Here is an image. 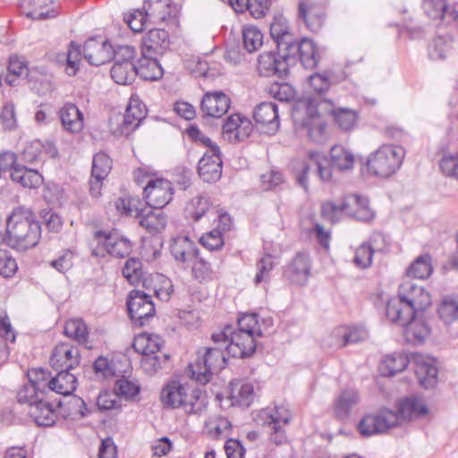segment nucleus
<instances>
[{
	"instance_id": "f257e3e1",
	"label": "nucleus",
	"mask_w": 458,
	"mask_h": 458,
	"mask_svg": "<svg viewBox=\"0 0 458 458\" xmlns=\"http://www.w3.org/2000/svg\"><path fill=\"white\" fill-rule=\"evenodd\" d=\"M319 110L333 116L335 123L343 131H351L357 123L358 114L355 110L347 107H335L329 99L308 98L305 101V118L301 125L308 131V135L316 140L321 136L325 130V122L321 118Z\"/></svg>"
},
{
	"instance_id": "f03ea898",
	"label": "nucleus",
	"mask_w": 458,
	"mask_h": 458,
	"mask_svg": "<svg viewBox=\"0 0 458 458\" xmlns=\"http://www.w3.org/2000/svg\"><path fill=\"white\" fill-rule=\"evenodd\" d=\"M411 364L418 381L424 388H432L437 384L438 370L434 359L421 353H393L381 361L379 369L383 376L393 377Z\"/></svg>"
},
{
	"instance_id": "7ed1b4c3",
	"label": "nucleus",
	"mask_w": 458,
	"mask_h": 458,
	"mask_svg": "<svg viewBox=\"0 0 458 458\" xmlns=\"http://www.w3.org/2000/svg\"><path fill=\"white\" fill-rule=\"evenodd\" d=\"M8 245L19 251L36 247L41 238V226L30 208H14L6 219Z\"/></svg>"
},
{
	"instance_id": "20e7f679",
	"label": "nucleus",
	"mask_w": 458,
	"mask_h": 458,
	"mask_svg": "<svg viewBox=\"0 0 458 458\" xmlns=\"http://www.w3.org/2000/svg\"><path fill=\"white\" fill-rule=\"evenodd\" d=\"M430 304L429 293L424 287L407 279L400 284L398 295L386 302V315L389 319H401L403 323L407 316L419 314Z\"/></svg>"
},
{
	"instance_id": "39448f33",
	"label": "nucleus",
	"mask_w": 458,
	"mask_h": 458,
	"mask_svg": "<svg viewBox=\"0 0 458 458\" xmlns=\"http://www.w3.org/2000/svg\"><path fill=\"white\" fill-rule=\"evenodd\" d=\"M160 399L165 408H181L188 414L199 413L206 407L205 399L201 398L199 390H190L178 381L167 383L161 391Z\"/></svg>"
},
{
	"instance_id": "423d86ee",
	"label": "nucleus",
	"mask_w": 458,
	"mask_h": 458,
	"mask_svg": "<svg viewBox=\"0 0 458 458\" xmlns=\"http://www.w3.org/2000/svg\"><path fill=\"white\" fill-rule=\"evenodd\" d=\"M404 157L405 150L402 146L385 144L370 154L367 167L375 176L387 178L400 169Z\"/></svg>"
},
{
	"instance_id": "0eeeda50",
	"label": "nucleus",
	"mask_w": 458,
	"mask_h": 458,
	"mask_svg": "<svg viewBox=\"0 0 458 458\" xmlns=\"http://www.w3.org/2000/svg\"><path fill=\"white\" fill-rule=\"evenodd\" d=\"M215 347H205L198 351V357L194 363L189 365L191 377L196 381L206 384L214 373L218 372L226 366L225 346L215 344Z\"/></svg>"
},
{
	"instance_id": "6e6552de",
	"label": "nucleus",
	"mask_w": 458,
	"mask_h": 458,
	"mask_svg": "<svg viewBox=\"0 0 458 458\" xmlns=\"http://www.w3.org/2000/svg\"><path fill=\"white\" fill-rule=\"evenodd\" d=\"M257 335L233 331L231 326H226L222 331L213 333L211 340L214 344H222L225 352L234 358L250 357L256 351Z\"/></svg>"
},
{
	"instance_id": "1a4fd4ad",
	"label": "nucleus",
	"mask_w": 458,
	"mask_h": 458,
	"mask_svg": "<svg viewBox=\"0 0 458 458\" xmlns=\"http://www.w3.org/2000/svg\"><path fill=\"white\" fill-rule=\"evenodd\" d=\"M264 425L270 428L269 440L276 445H284L287 442V437L284 426L288 425L292 420V413L287 406L284 404L267 407L259 411V414Z\"/></svg>"
},
{
	"instance_id": "9d476101",
	"label": "nucleus",
	"mask_w": 458,
	"mask_h": 458,
	"mask_svg": "<svg viewBox=\"0 0 458 458\" xmlns=\"http://www.w3.org/2000/svg\"><path fill=\"white\" fill-rule=\"evenodd\" d=\"M126 305L130 318L137 327L147 325L156 313L151 295L140 290L130 292Z\"/></svg>"
},
{
	"instance_id": "9b49d317",
	"label": "nucleus",
	"mask_w": 458,
	"mask_h": 458,
	"mask_svg": "<svg viewBox=\"0 0 458 458\" xmlns=\"http://www.w3.org/2000/svg\"><path fill=\"white\" fill-rule=\"evenodd\" d=\"M398 423L399 417L396 412L382 409L377 413L365 415L359 422L358 429L361 436L370 437L385 433Z\"/></svg>"
},
{
	"instance_id": "f8f14e48",
	"label": "nucleus",
	"mask_w": 458,
	"mask_h": 458,
	"mask_svg": "<svg viewBox=\"0 0 458 458\" xmlns=\"http://www.w3.org/2000/svg\"><path fill=\"white\" fill-rule=\"evenodd\" d=\"M29 383L17 393L20 403L27 404L28 410L47 394V371L35 369L28 374Z\"/></svg>"
},
{
	"instance_id": "ddd939ff",
	"label": "nucleus",
	"mask_w": 458,
	"mask_h": 458,
	"mask_svg": "<svg viewBox=\"0 0 458 458\" xmlns=\"http://www.w3.org/2000/svg\"><path fill=\"white\" fill-rule=\"evenodd\" d=\"M143 193L148 207L163 209L172 200L174 188L168 180L151 179L145 186Z\"/></svg>"
},
{
	"instance_id": "4468645a",
	"label": "nucleus",
	"mask_w": 458,
	"mask_h": 458,
	"mask_svg": "<svg viewBox=\"0 0 458 458\" xmlns=\"http://www.w3.org/2000/svg\"><path fill=\"white\" fill-rule=\"evenodd\" d=\"M290 63L285 52H264L258 58V72L261 76H276L284 79L289 72Z\"/></svg>"
},
{
	"instance_id": "2eb2a0df",
	"label": "nucleus",
	"mask_w": 458,
	"mask_h": 458,
	"mask_svg": "<svg viewBox=\"0 0 458 458\" xmlns=\"http://www.w3.org/2000/svg\"><path fill=\"white\" fill-rule=\"evenodd\" d=\"M284 52L290 64L298 58L306 69H314L318 63L319 55L316 45L308 38L300 41L294 39Z\"/></svg>"
},
{
	"instance_id": "dca6fc26",
	"label": "nucleus",
	"mask_w": 458,
	"mask_h": 458,
	"mask_svg": "<svg viewBox=\"0 0 458 458\" xmlns=\"http://www.w3.org/2000/svg\"><path fill=\"white\" fill-rule=\"evenodd\" d=\"M257 129L266 134H275L280 126L277 105L262 102L253 111Z\"/></svg>"
},
{
	"instance_id": "f3484780",
	"label": "nucleus",
	"mask_w": 458,
	"mask_h": 458,
	"mask_svg": "<svg viewBox=\"0 0 458 458\" xmlns=\"http://www.w3.org/2000/svg\"><path fill=\"white\" fill-rule=\"evenodd\" d=\"M49 362L55 370H72L80 364V352L69 343H61L54 348Z\"/></svg>"
},
{
	"instance_id": "a211bd4d",
	"label": "nucleus",
	"mask_w": 458,
	"mask_h": 458,
	"mask_svg": "<svg viewBox=\"0 0 458 458\" xmlns=\"http://www.w3.org/2000/svg\"><path fill=\"white\" fill-rule=\"evenodd\" d=\"M198 173L206 182H214L220 179L222 175V158L218 146L212 147L210 154L205 152L199 161Z\"/></svg>"
},
{
	"instance_id": "6ab92c4d",
	"label": "nucleus",
	"mask_w": 458,
	"mask_h": 458,
	"mask_svg": "<svg viewBox=\"0 0 458 458\" xmlns=\"http://www.w3.org/2000/svg\"><path fill=\"white\" fill-rule=\"evenodd\" d=\"M393 323H396L404 328L403 336L407 343L411 344H419L430 334V327L424 319L420 318L418 314L407 316L406 321L403 323L401 319H389Z\"/></svg>"
},
{
	"instance_id": "aec40b11",
	"label": "nucleus",
	"mask_w": 458,
	"mask_h": 458,
	"mask_svg": "<svg viewBox=\"0 0 458 458\" xmlns=\"http://www.w3.org/2000/svg\"><path fill=\"white\" fill-rule=\"evenodd\" d=\"M82 54L89 64L99 66L111 61L112 45L107 40L89 38L83 45Z\"/></svg>"
},
{
	"instance_id": "412c9836",
	"label": "nucleus",
	"mask_w": 458,
	"mask_h": 458,
	"mask_svg": "<svg viewBox=\"0 0 458 458\" xmlns=\"http://www.w3.org/2000/svg\"><path fill=\"white\" fill-rule=\"evenodd\" d=\"M253 124L251 121L239 114L227 117L223 125V136L229 141H243L251 133Z\"/></svg>"
},
{
	"instance_id": "4be33fe9",
	"label": "nucleus",
	"mask_w": 458,
	"mask_h": 458,
	"mask_svg": "<svg viewBox=\"0 0 458 458\" xmlns=\"http://www.w3.org/2000/svg\"><path fill=\"white\" fill-rule=\"evenodd\" d=\"M135 216L139 219L140 225L151 234L161 233L167 225V216L162 208H136Z\"/></svg>"
},
{
	"instance_id": "5701e85b",
	"label": "nucleus",
	"mask_w": 458,
	"mask_h": 458,
	"mask_svg": "<svg viewBox=\"0 0 458 458\" xmlns=\"http://www.w3.org/2000/svg\"><path fill=\"white\" fill-rule=\"evenodd\" d=\"M230 104V98L224 92H208L202 98L200 110L203 116L220 118L227 113Z\"/></svg>"
},
{
	"instance_id": "b1692460",
	"label": "nucleus",
	"mask_w": 458,
	"mask_h": 458,
	"mask_svg": "<svg viewBox=\"0 0 458 458\" xmlns=\"http://www.w3.org/2000/svg\"><path fill=\"white\" fill-rule=\"evenodd\" d=\"M146 116V106L138 99L131 98L125 114L123 116L121 126L117 130L118 132L122 135H129L140 126Z\"/></svg>"
},
{
	"instance_id": "393cba45",
	"label": "nucleus",
	"mask_w": 458,
	"mask_h": 458,
	"mask_svg": "<svg viewBox=\"0 0 458 458\" xmlns=\"http://www.w3.org/2000/svg\"><path fill=\"white\" fill-rule=\"evenodd\" d=\"M168 32L161 29H152L142 38V55H162L169 48Z\"/></svg>"
},
{
	"instance_id": "a878e982",
	"label": "nucleus",
	"mask_w": 458,
	"mask_h": 458,
	"mask_svg": "<svg viewBox=\"0 0 458 458\" xmlns=\"http://www.w3.org/2000/svg\"><path fill=\"white\" fill-rule=\"evenodd\" d=\"M325 13L322 8L313 2L301 0L298 5V18L301 20L307 29L318 32L323 26Z\"/></svg>"
},
{
	"instance_id": "bb28decb",
	"label": "nucleus",
	"mask_w": 458,
	"mask_h": 458,
	"mask_svg": "<svg viewBox=\"0 0 458 458\" xmlns=\"http://www.w3.org/2000/svg\"><path fill=\"white\" fill-rule=\"evenodd\" d=\"M342 208L344 214L359 221L369 222L375 216L373 210L369 207L368 199L356 194L344 197Z\"/></svg>"
},
{
	"instance_id": "cd10ccee",
	"label": "nucleus",
	"mask_w": 458,
	"mask_h": 458,
	"mask_svg": "<svg viewBox=\"0 0 458 458\" xmlns=\"http://www.w3.org/2000/svg\"><path fill=\"white\" fill-rule=\"evenodd\" d=\"M311 262L305 252L295 255L285 270L286 276L294 284H305L310 276Z\"/></svg>"
},
{
	"instance_id": "c85d7f7f",
	"label": "nucleus",
	"mask_w": 458,
	"mask_h": 458,
	"mask_svg": "<svg viewBox=\"0 0 458 458\" xmlns=\"http://www.w3.org/2000/svg\"><path fill=\"white\" fill-rule=\"evenodd\" d=\"M310 171H313L314 175L323 182H329L333 180L332 168L327 165V161L326 159L314 160L311 157V161L305 164L302 170L296 175L297 183L306 191H308V174Z\"/></svg>"
},
{
	"instance_id": "c756f323",
	"label": "nucleus",
	"mask_w": 458,
	"mask_h": 458,
	"mask_svg": "<svg viewBox=\"0 0 458 458\" xmlns=\"http://www.w3.org/2000/svg\"><path fill=\"white\" fill-rule=\"evenodd\" d=\"M57 374L48 380L47 377V391L55 392L63 395H71L77 387L76 376L72 370L59 369Z\"/></svg>"
},
{
	"instance_id": "7c9ffc66",
	"label": "nucleus",
	"mask_w": 458,
	"mask_h": 458,
	"mask_svg": "<svg viewBox=\"0 0 458 458\" xmlns=\"http://www.w3.org/2000/svg\"><path fill=\"white\" fill-rule=\"evenodd\" d=\"M170 252L174 259L181 263L191 262L199 253L194 242L187 236H178L172 240Z\"/></svg>"
},
{
	"instance_id": "2f4dec72",
	"label": "nucleus",
	"mask_w": 458,
	"mask_h": 458,
	"mask_svg": "<svg viewBox=\"0 0 458 458\" xmlns=\"http://www.w3.org/2000/svg\"><path fill=\"white\" fill-rule=\"evenodd\" d=\"M27 412L35 423L41 427H51L56 420L55 411L45 396L35 404H31Z\"/></svg>"
},
{
	"instance_id": "473e14b6",
	"label": "nucleus",
	"mask_w": 458,
	"mask_h": 458,
	"mask_svg": "<svg viewBox=\"0 0 458 458\" xmlns=\"http://www.w3.org/2000/svg\"><path fill=\"white\" fill-rule=\"evenodd\" d=\"M143 287L162 301H168L174 292L172 281L161 274L149 275L144 279Z\"/></svg>"
},
{
	"instance_id": "72a5a7b5",
	"label": "nucleus",
	"mask_w": 458,
	"mask_h": 458,
	"mask_svg": "<svg viewBox=\"0 0 458 458\" xmlns=\"http://www.w3.org/2000/svg\"><path fill=\"white\" fill-rule=\"evenodd\" d=\"M270 35L276 42L278 52H284L294 40L289 30L288 21L282 15L275 17L270 25Z\"/></svg>"
},
{
	"instance_id": "f704fd0d",
	"label": "nucleus",
	"mask_w": 458,
	"mask_h": 458,
	"mask_svg": "<svg viewBox=\"0 0 458 458\" xmlns=\"http://www.w3.org/2000/svg\"><path fill=\"white\" fill-rule=\"evenodd\" d=\"M60 120L64 129L72 133L80 132L83 128V114L72 103H66L59 111Z\"/></svg>"
},
{
	"instance_id": "c9c22d12",
	"label": "nucleus",
	"mask_w": 458,
	"mask_h": 458,
	"mask_svg": "<svg viewBox=\"0 0 458 458\" xmlns=\"http://www.w3.org/2000/svg\"><path fill=\"white\" fill-rule=\"evenodd\" d=\"M360 402L359 393L354 389H346L340 393L334 403V412L338 420L347 419L352 408Z\"/></svg>"
},
{
	"instance_id": "e433bc0d",
	"label": "nucleus",
	"mask_w": 458,
	"mask_h": 458,
	"mask_svg": "<svg viewBox=\"0 0 458 458\" xmlns=\"http://www.w3.org/2000/svg\"><path fill=\"white\" fill-rule=\"evenodd\" d=\"M31 7L26 16L33 20H46L55 18L58 14V4L53 0H25L24 4Z\"/></svg>"
},
{
	"instance_id": "4c0bfd02",
	"label": "nucleus",
	"mask_w": 458,
	"mask_h": 458,
	"mask_svg": "<svg viewBox=\"0 0 458 458\" xmlns=\"http://www.w3.org/2000/svg\"><path fill=\"white\" fill-rule=\"evenodd\" d=\"M11 179L25 188H38L43 182L42 175L38 170L28 168L19 164L10 174Z\"/></svg>"
},
{
	"instance_id": "58836bf2",
	"label": "nucleus",
	"mask_w": 458,
	"mask_h": 458,
	"mask_svg": "<svg viewBox=\"0 0 458 458\" xmlns=\"http://www.w3.org/2000/svg\"><path fill=\"white\" fill-rule=\"evenodd\" d=\"M170 0H148L143 8L149 23L158 24L165 21L171 16Z\"/></svg>"
},
{
	"instance_id": "ea45409f",
	"label": "nucleus",
	"mask_w": 458,
	"mask_h": 458,
	"mask_svg": "<svg viewBox=\"0 0 458 458\" xmlns=\"http://www.w3.org/2000/svg\"><path fill=\"white\" fill-rule=\"evenodd\" d=\"M157 55H146L139 60L137 76L144 81H157L163 76V69L157 59Z\"/></svg>"
},
{
	"instance_id": "a19ab883",
	"label": "nucleus",
	"mask_w": 458,
	"mask_h": 458,
	"mask_svg": "<svg viewBox=\"0 0 458 458\" xmlns=\"http://www.w3.org/2000/svg\"><path fill=\"white\" fill-rule=\"evenodd\" d=\"M427 406L416 398H404L399 403L398 413L400 419L412 420L419 419L428 413Z\"/></svg>"
},
{
	"instance_id": "79ce46f5",
	"label": "nucleus",
	"mask_w": 458,
	"mask_h": 458,
	"mask_svg": "<svg viewBox=\"0 0 458 458\" xmlns=\"http://www.w3.org/2000/svg\"><path fill=\"white\" fill-rule=\"evenodd\" d=\"M106 239L108 255L117 259H123L131 252L132 244L128 238L115 232H109L106 235Z\"/></svg>"
},
{
	"instance_id": "37998d69",
	"label": "nucleus",
	"mask_w": 458,
	"mask_h": 458,
	"mask_svg": "<svg viewBox=\"0 0 458 458\" xmlns=\"http://www.w3.org/2000/svg\"><path fill=\"white\" fill-rule=\"evenodd\" d=\"M211 208L209 198L206 194H200L191 199L184 208V215L187 219L198 222Z\"/></svg>"
},
{
	"instance_id": "c03bdc74",
	"label": "nucleus",
	"mask_w": 458,
	"mask_h": 458,
	"mask_svg": "<svg viewBox=\"0 0 458 458\" xmlns=\"http://www.w3.org/2000/svg\"><path fill=\"white\" fill-rule=\"evenodd\" d=\"M64 335L76 341L79 344L84 345L87 349L92 348L89 341L88 327L81 318L68 320L64 325Z\"/></svg>"
},
{
	"instance_id": "a18cd8bd",
	"label": "nucleus",
	"mask_w": 458,
	"mask_h": 458,
	"mask_svg": "<svg viewBox=\"0 0 458 458\" xmlns=\"http://www.w3.org/2000/svg\"><path fill=\"white\" fill-rule=\"evenodd\" d=\"M231 401L233 405L249 407L253 399V386L250 383H232Z\"/></svg>"
},
{
	"instance_id": "49530a36",
	"label": "nucleus",
	"mask_w": 458,
	"mask_h": 458,
	"mask_svg": "<svg viewBox=\"0 0 458 458\" xmlns=\"http://www.w3.org/2000/svg\"><path fill=\"white\" fill-rule=\"evenodd\" d=\"M332 166L339 171H348L352 169L354 165V156L341 145H335L330 150Z\"/></svg>"
},
{
	"instance_id": "de8ad7c7",
	"label": "nucleus",
	"mask_w": 458,
	"mask_h": 458,
	"mask_svg": "<svg viewBox=\"0 0 458 458\" xmlns=\"http://www.w3.org/2000/svg\"><path fill=\"white\" fill-rule=\"evenodd\" d=\"M123 276L127 281L132 285H138L141 284L143 285L144 279L148 278L145 276L143 271V265L140 259L130 258L124 264L122 270Z\"/></svg>"
},
{
	"instance_id": "09e8293b",
	"label": "nucleus",
	"mask_w": 458,
	"mask_h": 458,
	"mask_svg": "<svg viewBox=\"0 0 458 458\" xmlns=\"http://www.w3.org/2000/svg\"><path fill=\"white\" fill-rule=\"evenodd\" d=\"M110 75L117 84H131L137 77V65L135 64H113Z\"/></svg>"
},
{
	"instance_id": "8fccbe9b",
	"label": "nucleus",
	"mask_w": 458,
	"mask_h": 458,
	"mask_svg": "<svg viewBox=\"0 0 458 458\" xmlns=\"http://www.w3.org/2000/svg\"><path fill=\"white\" fill-rule=\"evenodd\" d=\"M433 271L431 256L428 253L419 256L408 267L407 276L417 279L428 278Z\"/></svg>"
},
{
	"instance_id": "3c124183",
	"label": "nucleus",
	"mask_w": 458,
	"mask_h": 458,
	"mask_svg": "<svg viewBox=\"0 0 458 458\" xmlns=\"http://www.w3.org/2000/svg\"><path fill=\"white\" fill-rule=\"evenodd\" d=\"M452 48V38L449 35L433 38L428 46V56L432 60H444Z\"/></svg>"
},
{
	"instance_id": "603ef678",
	"label": "nucleus",
	"mask_w": 458,
	"mask_h": 458,
	"mask_svg": "<svg viewBox=\"0 0 458 458\" xmlns=\"http://www.w3.org/2000/svg\"><path fill=\"white\" fill-rule=\"evenodd\" d=\"M192 265V276L199 282L211 281L215 278V271L208 260L199 256V252Z\"/></svg>"
},
{
	"instance_id": "864d4df0",
	"label": "nucleus",
	"mask_w": 458,
	"mask_h": 458,
	"mask_svg": "<svg viewBox=\"0 0 458 458\" xmlns=\"http://www.w3.org/2000/svg\"><path fill=\"white\" fill-rule=\"evenodd\" d=\"M242 43L248 53L256 52L263 44V34L257 27H244L242 30Z\"/></svg>"
},
{
	"instance_id": "5fc2aeb1",
	"label": "nucleus",
	"mask_w": 458,
	"mask_h": 458,
	"mask_svg": "<svg viewBox=\"0 0 458 458\" xmlns=\"http://www.w3.org/2000/svg\"><path fill=\"white\" fill-rule=\"evenodd\" d=\"M169 360V354L160 352L148 357H143L141 366L145 371L153 374L159 369L167 368Z\"/></svg>"
},
{
	"instance_id": "6e6d98bb",
	"label": "nucleus",
	"mask_w": 458,
	"mask_h": 458,
	"mask_svg": "<svg viewBox=\"0 0 458 458\" xmlns=\"http://www.w3.org/2000/svg\"><path fill=\"white\" fill-rule=\"evenodd\" d=\"M112 169V159L103 152L93 157L91 175L98 178H106Z\"/></svg>"
},
{
	"instance_id": "4d7b16f0",
	"label": "nucleus",
	"mask_w": 458,
	"mask_h": 458,
	"mask_svg": "<svg viewBox=\"0 0 458 458\" xmlns=\"http://www.w3.org/2000/svg\"><path fill=\"white\" fill-rule=\"evenodd\" d=\"M136 49L130 45H117L112 46L111 60L114 64H135Z\"/></svg>"
},
{
	"instance_id": "13d9d810",
	"label": "nucleus",
	"mask_w": 458,
	"mask_h": 458,
	"mask_svg": "<svg viewBox=\"0 0 458 458\" xmlns=\"http://www.w3.org/2000/svg\"><path fill=\"white\" fill-rule=\"evenodd\" d=\"M439 318L445 323L458 319V300L445 297L438 308Z\"/></svg>"
},
{
	"instance_id": "bf43d9fd",
	"label": "nucleus",
	"mask_w": 458,
	"mask_h": 458,
	"mask_svg": "<svg viewBox=\"0 0 458 458\" xmlns=\"http://www.w3.org/2000/svg\"><path fill=\"white\" fill-rule=\"evenodd\" d=\"M64 416L71 420L81 419L87 416L89 411L84 400L77 395H72L65 403Z\"/></svg>"
},
{
	"instance_id": "052dcab7",
	"label": "nucleus",
	"mask_w": 458,
	"mask_h": 458,
	"mask_svg": "<svg viewBox=\"0 0 458 458\" xmlns=\"http://www.w3.org/2000/svg\"><path fill=\"white\" fill-rule=\"evenodd\" d=\"M81 50L79 45L73 41L71 42L66 54L63 55L66 62L65 72L69 76H74L79 70Z\"/></svg>"
},
{
	"instance_id": "680f3d73",
	"label": "nucleus",
	"mask_w": 458,
	"mask_h": 458,
	"mask_svg": "<svg viewBox=\"0 0 458 458\" xmlns=\"http://www.w3.org/2000/svg\"><path fill=\"white\" fill-rule=\"evenodd\" d=\"M140 386L128 380L125 377L119 378L115 381L114 392L115 395L123 397L126 400H131L140 394Z\"/></svg>"
},
{
	"instance_id": "e2e57ef3",
	"label": "nucleus",
	"mask_w": 458,
	"mask_h": 458,
	"mask_svg": "<svg viewBox=\"0 0 458 458\" xmlns=\"http://www.w3.org/2000/svg\"><path fill=\"white\" fill-rule=\"evenodd\" d=\"M238 331L261 335V329L259 326L258 315L256 313L242 314L238 318Z\"/></svg>"
},
{
	"instance_id": "0e129e2a",
	"label": "nucleus",
	"mask_w": 458,
	"mask_h": 458,
	"mask_svg": "<svg viewBox=\"0 0 458 458\" xmlns=\"http://www.w3.org/2000/svg\"><path fill=\"white\" fill-rule=\"evenodd\" d=\"M276 264V257L266 254L257 263V274L255 276V283L258 284L262 281H267L269 278L270 272Z\"/></svg>"
},
{
	"instance_id": "69168bd1",
	"label": "nucleus",
	"mask_w": 458,
	"mask_h": 458,
	"mask_svg": "<svg viewBox=\"0 0 458 458\" xmlns=\"http://www.w3.org/2000/svg\"><path fill=\"white\" fill-rule=\"evenodd\" d=\"M16 260L6 250H0V275L3 277L10 278L17 272Z\"/></svg>"
},
{
	"instance_id": "338daca9",
	"label": "nucleus",
	"mask_w": 458,
	"mask_h": 458,
	"mask_svg": "<svg viewBox=\"0 0 458 458\" xmlns=\"http://www.w3.org/2000/svg\"><path fill=\"white\" fill-rule=\"evenodd\" d=\"M373 247L367 243H362L359 246L355 251L353 262L357 267L361 268L369 267L372 263V258L374 253Z\"/></svg>"
},
{
	"instance_id": "774afa93",
	"label": "nucleus",
	"mask_w": 458,
	"mask_h": 458,
	"mask_svg": "<svg viewBox=\"0 0 458 458\" xmlns=\"http://www.w3.org/2000/svg\"><path fill=\"white\" fill-rule=\"evenodd\" d=\"M126 22L131 30L135 32H141L145 27L149 23L144 8L136 9L129 14Z\"/></svg>"
}]
</instances>
